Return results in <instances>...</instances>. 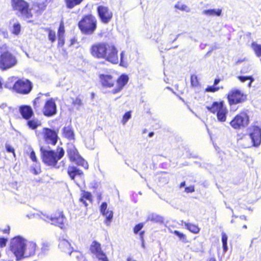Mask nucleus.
Returning a JSON list of instances; mask_svg holds the SVG:
<instances>
[{"label": "nucleus", "instance_id": "obj_2", "mask_svg": "<svg viewBox=\"0 0 261 261\" xmlns=\"http://www.w3.org/2000/svg\"><path fill=\"white\" fill-rule=\"evenodd\" d=\"M100 84L105 88H112L116 83V86L112 90L113 94L120 92L128 82V76L122 74L117 79L111 74H100L98 76Z\"/></svg>", "mask_w": 261, "mask_h": 261}, {"label": "nucleus", "instance_id": "obj_24", "mask_svg": "<svg viewBox=\"0 0 261 261\" xmlns=\"http://www.w3.org/2000/svg\"><path fill=\"white\" fill-rule=\"evenodd\" d=\"M67 172L71 180H74L76 176L83 175V172L74 166H69Z\"/></svg>", "mask_w": 261, "mask_h": 261}, {"label": "nucleus", "instance_id": "obj_28", "mask_svg": "<svg viewBox=\"0 0 261 261\" xmlns=\"http://www.w3.org/2000/svg\"><path fill=\"white\" fill-rule=\"evenodd\" d=\"M143 226V223H139L136 224L133 228L134 233L136 234L139 233L140 239L142 241H143L144 240V236L145 233L144 230L141 231Z\"/></svg>", "mask_w": 261, "mask_h": 261}, {"label": "nucleus", "instance_id": "obj_43", "mask_svg": "<svg viewBox=\"0 0 261 261\" xmlns=\"http://www.w3.org/2000/svg\"><path fill=\"white\" fill-rule=\"evenodd\" d=\"M20 24L19 23H14L13 25V30L12 31V33L15 35H18L20 33Z\"/></svg>", "mask_w": 261, "mask_h": 261}, {"label": "nucleus", "instance_id": "obj_45", "mask_svg": "<svg viewBox=\"0 0 261 261\" xmlns=\"http://www.w3.org/2000/svg\"><path fill=\"white\" fill-rule=\"evenodd\" d=\"M131 117V111L126 112L123 116L122 122L125 124Z\"/></svg>", "mask_w": 261, "mask_h": 261}, {"label": "nucleus", "instance_id": "obj_12", "mask_svg": "<svg viewBox=\"0 0 261 261\" xmlns=\"http://www.w3.org/2000/svg\"><path fill=\"white\" fill-rule=\"evenodd\" d=\"M44 219L46 221L50 222L52 225L57 226L62 229L65 228L66 217L63 211L56 210L50 216H46Z\"/></svg>", "mask_w": 261, "mask_h": 261}, {"label": "nucleus", "instance_id": "obj_7", "mask_svg": "<svg viewBox=\"0 0 261 261\" xmlns=\"http://www.w3.org/2000/svg\"><path fill=\"white\" fill-rule=\"evenodd\" d=\"M66 151L70 162L75 163L78 166H81L85 169L88 168V164L80 154L75 146L71 143H67Z\"/></svg>", "mask_w": 261, "mask_h": 261}, {"label": "nucleus", "instance_id": "obj_3", "mask_svg": "<svg viewBox=\"0 0 261 261\" xmlns=\"http://www.w3.org/2000/svg\"><path fill=\"white\" fill-rule=\"evenodd\" d=\"M41 159L42 162L48 166L57 167L58 161L65 154V151L62 147L58 146L56 151L54 150H48L42 147H40Z\"/></svg>", "mask_w": 261, "mask_h": 261}, {"label": "nucleus", "instance_id": "obj_54", "mask_svg": "<svg viewBox=\"0 0 261 261\" xmlns=\"http://www.w3.org/2000/svg\"><path fill=\"white\" fill-rule=\"evenodd\" d=\"M185 185H186V182L185 181H184L180 184L179 187L182 188V187H184L185 186Z\"/></svg>", "mask_w": 261, "mask_h": 261}, {"label": "nucleus", "instance_id": "obj_23", "mask_svg": "<svg viewBox=\"0 0 261 261\" xmlns=\"http://www.w3.org/2000/svg\"><path fill=\"white\" fill-rule=\"evenodd\" d=\"M87 200L90 203H92L93 196L91 192L84 190H82L79 201L82 203L85 206L87 207L88 205V204L86 202Z\"/></svg>", "mask_w": 261, "mask_h": 261}, {"label": "nucleus", "instance_id": "obj_38", "mask_svg": "<svg viewBox=\"0 0 261 261\" xmlns=\"http://www.w3.org/2000/svg\"><path fill=\"white\" fill-rule=\"evenodd\" d=\"M45 31H47L48 33V37L49 40L51 42H54L56 40V33L54 31H52L49 28H46Z\"/></svg>", "mask_w": 261, "mask_h": 261}, {"label": "nucleus", "instance_id": "obj_49", "mask_svg": "<svg viewBox=\"0 0 261 261\" xmlns=\"http://www.w3.org/2000/svg\"><path fill=\"white\" fill-rule=\"evenodd\" d=\"M195 191V188L194 186H190L189 187H187L185 189V191L187 193H192L194 192Z\"/></svg>", "mask_w": 261, "mask_h": 261}, {"label": "nucleus", "instance_id": "obj_6", "mask_svg": "<svg viewBox=\"0 0 261 261\" xmlns=\"http://www.w3.org/2000/svg\"><path fill=\"white\" fill-rule=\"evenodd\" d=\"M12 10L19 17L30 19L33 17L32 9L29 3L25 0H11Z\"/></svg>", "mask_w": 261, "mask_h": 261}, {"label": "nucleus", "instance_id": "obj_20", "mask_svg": "<svg viewBox=\"0 0 261 261\" xmlns=\"http://www.w3.org/2000/svg\"><path fill=\"white\" fill-rule=\"evenodd\" d=\"M100 211L106 218L105 223L107 225H109L113 217V212L112 211L107 210V203L106 202H103L101 204Z\"/></svg>", "mask_w": 261, "mask_h": 261}, {"label": "nucleus", "instance_id": "obj_16", "mask_svg": "<svg viewBox=\"0 0 261 261\" xmlns=\"http://www.w3.org/2000/svg\"><path fill=\"white\" fill-rule=\"evenodd\" d=\"M96 11L102 23L107 24L112 20L113 14L108 7L99 5L97 7Z\"/></svg>", "mask_w": 261, "mask_h": 261}, {"label": "nucleus", "instance_id": "obj_46", "mask_svg": "<svg viewBox=\"0 0 261 261\" xmlns=\"http://www.w3.org/2000/svg\"><path fill=\"white\" fill-rule=\"evenodd\" d=\"M72 105L74 106L80 107L82 105V101L79 97H77L72 100Z\"/></svg>", "mask_w": 261, "mask_h": 261}, {"label": "nucleus", "instance_id": "obj_33", "mask_svg": "<svg viewBox=\"0 0 261 261\" xmlns=\"http://www.w3.org/2000/svg\"><path fill=\"white\" fill-rule=\"evenodd\" d=\"M34 7L37 13H41L46 8V5L44 2L36 3L34 4Z\"/></svg>", "mask_w": 261, "mask_h": 261}, {"label": "nucleus", "instance_id": "obj_47", "mask_svg": "<svg viewBox=\"0 0 261 261\" xmlns=\"http://www.w3.org/2000/svg\"><path fill=\"white\" fill-rule=\"evenodd\" d=\"M8 239L4 237H0V248H4L6 246Z\"/></svg>", "mask_w": 261, "mask_h": 261}, {"label": "nucleus", "instance_id": "obj_41", "mask_svg": "<svg viewBox=\"0 0 261 261\" xmlns=\"http://www.w3.org/2000/svg\"><path fill=\"white\" fill-rule=\"evenodd\" d=\"M65 33V27L64 23L63 21H61L60 23L59 27L58 30V37H64Z\"/></svg>", "mask_w": 261, "mask_h": 261}, {"label": "nucleus", "instance_id": "obj_32", "mask_svg": "<svg viewBox=\"0 0 261 261\" xmlns=\"http://www.w3.org/2000/svg\"><path fill=\"white\" fill-rule=\"evenodd\" d=\"M83 1L84 0H64L66 7L70 9L80 5Z\"/></svg>", "mask_w": 261, "mask_h": 261}, {"label": "nucleus", "instance_id": "obj_11", "mask_svg": "<svg viewBox=\"0 0 261 261\" xmlns=\"http://www.w3.org/2000/svg\"><path fill=\"white\" fill-rule=\"evenodd\" d=\"M249 123V117L245 111H242L237 114L230 121L229 124L234 129H240L248 125Z\"/></svg>", "mask_w": 261, "mask_h": 261}, {"label": "nucleus", "instance_id": "obj_44", "mask_svg": "<svg viewBox=\"0 0 261 261\" xmlns=\"http://www.w3.org/2000/svg\"><path fill=\"white\" fill-rule=\"evenodd\" d=\"M238 79L241 82L244 83L247 80L250 81L249 84L250 85L253 81H254V79L252 76H238L237 77Z\"/></svg>", "mask_w": 261, "mask_h": 261}, {"label": "nucleus", "instance_id": "obj_48", "mask_svg": "<svg viewBox=\"0 0 261 261\" xmlns=\"http://www.w3.org/2000/svg\"><path fill=\"white\" fill-rule=\"evenodd\" d=\"M6 150L8 152L12 153L14 156H15V149L9 144L6 145Z\"/></svg>", "mask_w": 261, "mask_h": 261}, {"label": "nucleus", "instance_id": "obj_50", "mask_svg": "<svg viewBox=\"0 0 261 261\" xmlns=\"http://www.w3.org/2000/svg\"><path fill=\"white\" fill-rule=\"evenodd\" d=\"M30 157L31 159L32 160V161H33L34 162H37V158L36 156L35 152L34 150H32L31 151V153L30 154Z\"/></svg>", "mask_w": 261, "mask_h": 261}, {"label": "nucleus", "instance_id": "obj_31", "mask_svg": "<svg viewBox=\"0 0 261 261\" xmlns=\"http://www.w3.org/2000/svg\"><path fill=\"white\" fill-rule=\"evenodd\" d=\"M203 13L208 16H220L222 13V10L221 9H208L204 10Z\"/></svg>", "mask_w": 261, "mask_h": 261}, {"label": "nucleus", "instance_id": "obj_60", "mask_svg": "<svg viewBox=\"0 0 261 261\" xmlns=\"http://www.w3.org/2000/svg\"><path fill=\"white\" fill-rule=\"evenodd\" d=\"M247 209H248L249 211H252V208H250V207L248 208Z\"/></svg>", "mask_w": 261, "mask_h": 261}, {"label": "nucleus", "instance_id": "obj_13", "mask_svg": "<svg viewBox=\"0 0 261 261\" xmlns=\"http://www.w3.org/2000/svg\"><path fill=\"white\" fill-rule=\"evenodd\" d=\"M12 88L17 93L27 95L32 91L33 85L31 82L28 79H19L14 83Z\"/></svg>", "mask_w": 261, "mask_h": 261}, {"label": "nucleus", "instance_id": "obj_39", "mask_svg": "<svg viewBox=\"0 0 261 261\" xmlns=\"http://www.w3.org/2000/svg\"><path fill=\"white\" fill-rule=\"evenodd\" d=\"M162 217L158 215L152 214L149 216L147 220L154 223H157L162 221Z\"/></svg>", "mask_w": 261, "mask_h": 261}, {"label": "nucleus", "instance_id": "obj_42", "mask_svg": "<svg viewBox=\"0 0 261 261\" xmlns=\"http://www.w3.org/2000/svg\"><path fill=\"white\" fill-rule=\"evenodd\" d=\"M175 8L178 10L189 12L190 11V9L188 7V6L184 4H181L180 2H178L175 5Z\"/></svg>", "mask_w": 261, "mask_h": 261}, {"label": "nucleus", "instance_id": "obj_27", "mask_svg": "<svg viewBox=\"0 0 261 261\" xmlns=\"http://www.w3.org/2000/svg\"><path fill=\"white\" fill-rule=\"evenodd\" d=\"M221 81V79L217 78L214 80V84L212 86H208L205 89V91L207 92L214 93L219 91L220 89H222L223 87H220L216 86L219 82Z\"/></svg>", "mask_w": 261, "mask_h": 261}, {"label": "nucleus", "instance_id": "obj_21", "mask_svg": "<svg viewBox=\"0 0 261 261\" xmlns=\"http://www.w3.org/2000/svg\"><path fill=\"white\" fill-rule=\"evenodd\" d=\"M62 134L64 138L69 141H74L75 140L74 131L71 124L63 127Z\"/></svg>", "mask_w": 261, "mask_h": 261}, {"label": "nucleus", "instance_id": "obj_53", "mask_svg": "<svg viewBox=\"0 0 261 261\" xmlns=\"http://www.w3.org/2000/svg\"><path fill=\"white\" fill-rule=\"evenodd\" d=\"M32 171L34 174L36 175L39 173V172L37 171V170L34 168L32 169Z\"/></svg>", "mask_w": 261, "mask_h": 261}, {"label": "nucleus", "instance_id": "obj_18", "mask_svg": "<svg viewBox=\"0 0 261 261\" xmlns=\"http://www.w3.org/2000/svg\"><path fill=\"white\" fill-rule=\"evenodd\" d=\"M249 136L251 140L250 147H258L261 144V128L257 126H253L250 128ZM249 148L250 146H245Z\"/></svg>", "mask_w": 261, "mask_h": 261}, {"label": "nucleus", "instance_id": "obj_29", "mask_svg": "<svg viewBox=\"0 0 261 261\" xmlns=\"http://www.w3.org/2000/svg\"><path fill=\"white\" fill-rule=\"evenodd\" d=\"M44 94L42 93H39L37 96L33 100L32 104L34 109L37 111L40 109L41 104L43 102V99Z\"/></svg>", "mask_w": 261, "mask_h": 261}, {"label": "nucleus", "instance_id": "obj_34", "mask_svg": "<svg viewBox=\"0 0 261 261\" xmlns=\"http://www.w3.org/2000/svg\"><path fill=\"white\" fill-rule=\"evenodd\" d=\"M251 47L253 50L255 54L257 57L261 56V45L257 44L256 43L253 42L251 44Z\"/></svg>", "mask_w": 261, "mask_h": 261}, {"label": "nucleus", "instance_id": "obj_40", "mask_svg": "<svg viewBox=\"0 0 261 261\" xmlns=\"http://www.w3.org/2000/svg\"><path fill=\"white\" fill-rule=\"evenodd\" d=\"M190 83L192 87H196L199 85V82L197 75L192 74L190 77Z\"/></svg>", "mask_w": 261, "mask_h": 261}, {"label": "nucleus", "instance_id": "obj_36", "mask_svg": "<svg viewBox=\"0 0 261 261\" xmlns=\"http://www.w3.org/2000/svg\"><path fill=\"white\" fill-rule=\"evenodd\" d=\"M172 233L178 237L179 239L184 243H188L189 241L187 240V236L186 234L182 232H179L178 230H174Z\"/></svg>", "mask_w": 261, "mask_h": 261}, {"label": "nucleus", "instance_id": "obj_61", "mask_svg": "<svg viewBox=\"0 0 261 261\" xmlns=\"http://www.w3.org/2000/svg\"><path fill=\"white\" fill-rule=\"evenodd\" d=\"M100 197H101V196H100V195H99V197H98V199H100Z\"/></svg>", "mask_w": 261, "mask_h": 261}, {"label": "nucleus", "instance_id": "obj_10", "mask_svg": "<svg viewBox=\"0 0 261 261\" xmlns=\"http://www.w3.org/2000/svg\"><path fill=\"white\" fill-rule=\"evenodd\" d=\"M226 98L229 106H232L245 102L247 95L239 89L232 88L227 94Z\"/></svg>", "mask_w": 261, "mask_h": 261}, {"label": "nucleus", "instance_id": "obj_5", "mask_svg": "<svg viewBox=\"0 0 261 261\" xmlns=\"http://www.w3.org/2000/svg\"><path fill=\"white\" fill-rule=\"evenodd\" d=\"M81 32L86 35L93 34L97 28V20L92 14L84 15L77 23Z\"/></svg>", "mask_w": 261, "mask_h": 261}, {"label": "nucleus", "instance_id": "obj_8", "mask_svg": "<svg viewBox=\"0 0 261 261\" xmlns=\"http://www.w3.org/2000/svg\"><path fill=\"white\" fill-rule=\"evenodd\" d=\"M206 108L211 113L216 114L219 121L221 122L226 121L228 110L224 100L214 101L211 106L207 107Z\"/></svg>", "mask_w": 261, "mask_h": 261}, {"label": "nucleus", "instance_id": "obj_62", "mask_svg": "<svg viewBox=\"0 0 261 261\" xmlns=\"http://www.w3.org/2000/svg\"><path fill=\"white\" fill-rule=\"evenodd\" d=\"M9 261H12V260H9Z\"/></svg>", "mask_w": 261, "mask_h": 261}, {"label": "nucleus", "instance_id": "obj_4", "mask_svg": "<svg viewBox=\"0 0 261 261\" xmlns=\"http://www.w3.org/2000/svg\"><path fill=\"white\" fill-rule=\"evenodd\" d=\"M17 64L16 56L9 50L7 44L0 47V69L5 71L15 66Z\"/></svg>", "mask_w": 261, "mask_h": 261}, {"label": "nucleus", "instance_id": "obj_1", "mask_svg": "<svg viewBox=\"0 0 261 261\" xmlns=\"http://www.w3.org/2000/svg\"><path fill=\"white\" fill-rule=\"evenodd\" d=\"M90 54L97 59H105L113 64L118 63V50L116 46L106 42L93 44L90 47Z\"/></svg>", "mask_w": 261, "mask_h": 261}, {"label": "nucleus", "instance_id": "obj_25", "mask_svg": "<svg viewBox=\"0 0 261 261\" xmlns=\"http://www.w3.org/2000/svg\"><path fill=\"white\" fill-rule=\"evenodd\" d=\"M59 247L61 251L70 254L71 247L70 244L65 240H62L60 241L59 244Z\"/></svg>", "mask_w": 261, "mask_h": 261}, {"label": "nucleus", "instance_id": "obj_58", "mask_svg": "<svg viewBox=\"0 0 261 261\" xmlns=\"http://www.w3.org/2000/svg\"><path fill=\"white\" fill-rule=\"evenodd\" d=\"M123 56V53H121L120 54L121 63L122 62V61Z\"/></svg>", "mask_w": 261, "mask_h": 261}, {"label": "nucleus", "instance_id": "obj_26", "mask_svg": "<svg viewBox=\"0 0 261 261\" xmlns=\"http://www.w3.org/2000/svg\"><path fill=\"white\" fill-rule=\"evenodd\" d=\"M27 120L26 124L27 126L32 130H35L41 125V121L37 118H31Z\"/></svg>", "mask_w": 261, "mask_h": 261}, {"label": "nucleus", "instance_id": "obj_52", "mask_svg": "<svg viewBox=\"0 0 261 261\" xmlns=\"http://www.w3.org/2000/svg\"><path fill=\"white\" fill-rule=\"evenodd\" d=\"M64 37H58V45L62 46L64 44Z\"/></svg>", "mask_w": 261, "mask_h": 261}, {"label": "nucleus", "instance_id": "obj_59", "mask_svg": "<svg viewBox=\"0 0 261 261\" xmlns=\"http://www.w3.org/2000/svg\"><path fill=\"white\" fill-rule=\"evenodd\" d=\"M243 228H247V226H246V225H243Z\"/></svg>", "mask_w": 261, "mask_h": 261}, {"label": "nucleus", "instance_id": "obj_35", "mask_svg": "<svg viewBox=\"0 0 261 261\" xmlns=\"http://www.w3.org/2000/svg\"><path fill=\"white\" fill-rule=\"evenodd\" d=\"M221 240L222 243V247L224 252H226L228 250V247H227V240H228V237L227 234L223 232L221 234Z\"/></svg>", "mask_w": 261, "mask_h": 261}, {"label": "nucleus", "instance_id": "obj_55", "mask_svg": "<svg viewBox=\"0 0 261 261\" xmlns=\"http://www.w3.org/2000/svg\"><path fill=\"white\" fill-rule=\"evenodd\" d=\"M208 261H216V259L215 257L210 258Z\"/></svg>", "mask_w": 261, "mask_h": 261}, {"label": "nucleus", "instance_id": "obj_9", "mask_svg": "<svg viewBox=\"0 0 261 261\" xmlns=\"http://www.w3.org/2000/svg\"><path fill=\"white\" fill-rule=\"evenodd\" d=\"M25 242V240L20 236L15 237L11 240L10 250L15 255L17 260L24 257Z\"/></svg>", "mask_w": 261, "mask_h": 261}, {"label": "nucleus", "instance_id": "obj_15", "mask_svg": "<svg viewBox=\"0 0 261 261\" xmlns=\"http://www.w3.org/2000/svg\"><path fill=\"white\" fill-rule=\"evenodd\" d=\"M89 251L98 260L109 261L106 253L102 249L100 243L97 241H92L89 246Z\"/></svg>", "mask_w": 261, "mask_h": 261}, {"label": "nucleus", "instance_id": "obj_19", "mask_svg": "<svg viewBox=\"0 0 261 261\" xmlns=\"http://www.w3.org/2000/svg\"><path fill=\"white\" fill-rule=\"evenodd\" d=\"M18 110L22 118L25 120H29L34 116L33 110L29 105H21L19 107Z\"/></svg>", "mask_w": 261, "mask_h": 261}, {"label": "nucleus", "instance_id": "obj_56", "mask_svg": "<svg viewBox=\"0 0 261 261\" xmlns=\"http://www.w3.org/2000/svg\"><path fill=\"white\" fill-rule=\"evenodd\" d=\"M154 135V133L153 132H150L149 134H148V137H151L153 136Z\"/></svg>", "mask_w": 261, "mask_h": 261}, {"label": "nucleus", "instance_id": "obj_14", "mask_svg": "<svg viewBox=\"0 0 261 261\" xmlns=\"http://www.w3.org/2000/svg\"><path fill=\"white\" fill-rule=\"evenodd\" d=\"M58 133V129L55 130L48 127H43L42 128V136L44 141L46 144L53 146H55L59 139Z\"/></svg>", "mask_w": 261, "mask_h": 261}, {"label": "nucleus", "instance_id": "obj_57", "mask_svg": "<svg viewBox=\"0 0 261 261\" xmlns=\"http://www.w3.org/2000/svg\"><path fill=\"white\" fill-rule=\"evenodd\" d=\"M126 261H136L135 260L132 259L130 257H128L126 259Z\"/></svg>", "mask_w": 261, "mask_h": 261}, {"label": "nucleus", "instance_id": "obj_22", "mask_svg": "<svg viewBox=\"0 0 261 261\" xmlns=\"http://www.w3.org/2000/svg\"><path fill=\"white\" fill-rule=\"evenodd\" d=\"M24 257H29L34 255L36 250V244L32 242H25L24 247Z\"/></svg>", "mask_w": 261, "mask_h": 261}, {"label": "nucleus", "instance_id": "obj_51", "mask_svg": "<svg viewBox=\"0 0 261 261\" xmlns=\"http://www.w3.org/2000/svg\"><path fill=\"white\" fill-rule=\"evenodd\" d=\"M1 231L4 234H9L10 232V227L7 226L5 228L2 229Z\"/></svg>", "mask_w": 261, "mask_h": 261}, {"label": "nucleus", "instance_id": "obj_37", "mask_svg": "<svg viewBox=\"0 0 261 261\" xmlns=\"http://www.w3.org/2000/svg\"><path fill=\"white\" fill-rule=\"evenodd\" d=\"M72 253L76 261H86V257L81 252L74 251Z\"/></svg>", "mask_w": 261, "mask_h": 261}, {"label": "nucleus", "instance_id": "obj_17", "mask_svg": "<svg viewBox=\"0 0 261 261\" xmlns=\"http://www.w3.org/2000/svg\"><path fill=\"white\" fill-rule=\"evenodd\" d=\"M42 113L46 117H53L57 114V107L54 98H48L44 102Z\"/></svg>", "mask_w": 261, "mask_h": 261}, {"label": "nucleus", "instance_id": "obj_30", "mask_svg": "<svg viewBox=\"0 0 261 261\" xmlns=\"http://www.w3.org/2000/svg\"><path fill=\"white\" fill-rule=\"evenodd\" d=\"M184 225L186 228L192 233L197 234L200 232V228L196 224L185 222Z\"/></svg>", "mask_w": 261, "mask_h": 261}]
</instances>
